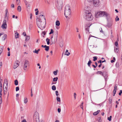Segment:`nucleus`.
Returning a JSON list of instances; mask_svg holds the SVG:
<instances>
[{"mask_svg": "<svg viewBox=\"0 0 122 122\" xmlns=\"http://www.w3.org/2000/svg\"><path fill=\"white\" fill-rule=\"evenodd\" d=\"M36 23L38 27L41 29H44L46 24L45 16L43 15H40L39 18L36 19Z\"/></svg>", "mask_w": 122, "mask_h": 122, "instance_id": "f257e3e1", "label": "nucleus"}, {"mask_svg": "<svg viewBox=\"0 0 122 122\" xmlns=\"http://www.w3.org/2000/svg\"><path fill=\"white\" fill-rule=\"evenodd\" d=\"M95 16L97 18L104 16L106 17L107 20H108V18L110 17L109 14L105 11H100L98 12L95 15Z\"/></svg>", "mask_w": 122, "mask_h": 122, "instance_id": "f03ea898", "label": "nucleus"}, {"mask_svg": "<svg viewBox=\"0 0 122 122\" xmlns=\"http://www.w3.org/2000/svg\"><path fill=\"white\" fill-rule=\"evenodd\" d=\"M84 18L86 20L88 21L92 20L93 18L91 13L88 11H86L84 15Z\"/></svg>", "mask_w": 122, "mask_h": 122, "instance_id": "7ed1b4c3", "label": "nucleus"}, {"mask_svg": "<svg viewBox=\"0 0 122 122\" xmlns=\"http://www.w3.org/2000/svg\"><path fill=\"white\" fill-rule=\"evenodd\" d=\"M71 13V10L70 6L68 5H67L65 7L64 10V14L66 17L67 18H69L70 17Z\"/></svg>", "mask_w": 122, "mask_h": 122, "instance_id": "20e7f679", "label": "nucleus"}, {"mask_svg": "<svg viewBox=\"0 0 122 122\" xmlns=\"http://www.w3.org/2000/svg\"><path fill=\"white\" fill-rule=\"evenodd\" d=\"M62 0H57L56 3V5L57 8L59 10H61L63 5Z\"/></svg>", "mask_w": 122, "mask_h": 122, "instance_id": "39448f33", "label": "nucleus"}, {"mask_svg": "<svg viewBox=\"0 0 122 122\" xmlns=\"http://www.w3.org/2000/svg\"><path fill=\"white\" fill-rule=\"evenodd\" d=\"M89 2L93 1V4L95 7H98L100 5L99 0H87Z\"/></svg>", "mask_w": 122, "mask_h": 122, "instance_id": "423d86ee", "label": "nucleus"}, {"mask_svg": "<svg viewBox=\"0 0 122 122\" xmlns=\"http://www.w3.org/2000/svg\"><path fill=\"white\" fill-rule=\"evenodd\" d=\"M29 62L27 60H25L23 66V69L24 70H26L27 69V66L29 65Z\"/></svg>", "mask_w": 122, "mask_h": 122, "instance_id": "0eeeda50", "label": "nucleus"}, {"mask_svg": "<svg viewBox=\"0 0 122 122\" xmlns=\"http://www.w3.org/2000/svg\"><path fill=\"white\" fill-rule=\"evenodd\" d=\"M107 20L108 21L107 23V27L109 28L112 26L113 23V21L111 19H110L109 20Z\"/></svg>", "mask_w": 122, "mask_h": 122, "instance_id": "6e6552de", "label": "nucleus"}, {"mask_svg": "<svg viewBox=\"0 0 122 122\" xmlns=\"http://www.w3.org/2000/svg\"><path fill=\"white\" fill-rule=\"evenodd\" d=\"M92 25V24H86L85 26V30L88 31H89V27Z\"/></svg>", "mask_w": 122, "mask_h": 122, "instance_id": "1a4fd4ad", "label": "nucleus"}, {"mask_svg": "<svg viewBox=\"0 0 122 122\" xmlns=\"http://www.w3.org/2000/svg\"><path fill=\"white\" fill-rule=\"evenodd\" d=\"M7 24H6V20H5L3 21V23L2 25L1 26V27L4 29H6V28Z\"/></svg>", "mask_w": 122, "mask_h": 122, "instance_id": "9d476101", "label": "nucleus"}, {"mask_svg": "<svg viewBox=\"0 0 122 122\" xmlns=\"http://www.w3.org/2000/svg\"><path fill=\"white\" fill-rule=\"evenodd\" d=\"M106 73V71H103V72H102L101 71H98L96 73L97 74H100L102 75V76H103L104 77H105L106 76L104 75V74L105 73Z\"/></svg>", "mask_w": 122, "mask_h": 122, "instance_id": "9b49d317", "label": "nucleus"}, {"mask_svg": "<svg viewBox=\"0 0 122 122\" xmlns=\"http://www.w3.org/2000/svg\"><path fill=\"white\" fill-rule=\"evenodd\" d=\"M5 84H6V86L5 87V88H6H6H8V81L6 79H5L4 80V83L3 85V87H4V86H5Z\"/></svg>", "mask_w": 122, "mask_h": 122, "instance_id": "f8f14e48", "label": "nucleus"}, {"mask_svg": "<svg viewBox=\"0 0 122 122\" xmlns=\"http://www.w3.org/2000/svg\"><path fill=\"white\" fill-rule=\"evenodd\" d=\"M19 65L18 63V62L17 61L14 64V66L13 68L14 69H15Z\"/></svg>", "mask_w": 122, "mask_h": 122, "instance_id": "ddd939ff", "label": "nucleus"}, {"mask_svg": "<svg viewBox=\"0 0 122 122\" xmlns=\"http://www.w3.org/2000/svg\"><path fill=\"white\" fill-rule=\"evenodd\" d=\"M117 84H115V85L114 89L113 91V93H116L117 88Z\"/></svg>", "mask_w": 122, "mask_h": 122, "instance_id": "4468645a", "label": "nucleus"}, {"mask_svg": "<svg viewBox=\"0 0 122 122\" xmlns=\"http://www.w3.org/2000/svg\"><path fill=\"white\" fill-rule=\"evenodd\" d=\"M38 117V113L37 112H36L34 114V118L36 119L37 117Z\"/></svg>", "mask_w": 122, "mask_h": 122, "instance_id": "2eb2a0df", "label": "nucleus"}, {"mask_svg": "<svg viewBox=\"0 0 122 122\" xmlns=\"http://www.w3.org/2000/svg\"><path fill=\"white\" fill-rule=\"evenodd\" d=\"M7 36L6 34H4L2 37V40L3 41L5 40V39L7 37Z\"/></svg>", "mask_w": 122, "mask_h": 122, "instance_id": "dca6fc26", "label": "nucleus"}, {"mask_svg": "<svg viewBox=\"0 0 122 122\" xmlns=\"http://www.w3.org/2000/svg\"><path fill=\"white\" fill-rule=\"evenodd\" d=\"M30 39V36H27L26 37L25 41H28Z\"/></svg>", "mask_w": 122, "mask_h": 122, "instance_id": "f3484780", "label": "nucleus"}, {"mask_svg": "<svg viewBox=\"0 0 122 122\" xmlns=\"http://www.w3.org/2000/svg\"><path fill=\"white\" fill-rule=\"evenodd\" d=\"M4 95H6L7 92L8 90V88H5V90L4 87Z\"/></svg>", "mask_w": 122, "mask_h": 122, "instance_id": "a211bd4d", "label": "nucleus"}, {"mask_svg": "<svg viewBox=\"0 0 122 122\" xmlns=\"http://www.w3.org/2000/svg\"><path fill=\"white\" fill-rule=\"evenodd\" d=\"M58 80V78L57 77L54 78L53 80V82H56Z\"/></svg>", "mask_w": 122, "mask_h": 122, "instance_id": "6ab92c4d", "label": "nucleus"}, {"mask_svg": "<svg viewBox=\"0 0 122 122\" xmlns=\"http://www.w3.org/2000/svg\"><path fill=\"white\" fill-rule=\"evenodd\" d=\"M56 25L57 26H59L60 25V22L58 20L57 21L56 23Z\"/></svg>", "mask_w": 122, "mask_h": 122, "instance_id": "aec40b11", "label": "nucleus"}, {"mask_svg": "<svg viewBox=\"0 0 122 122\" xmlns=\"http://www.w3.org/2000/svg\"><path fill=\"white\" fill-rule=\"evenodd\" d=\"M19 34L18 33L16 32L15 34V38L16 39L18 37V35Z\"/></svg>", "mask_w": 122, "mask_h": 122, "instance_id": "412c9836", "label": "nucleus"}, {"mask_svg": "<svg viewBox=\"0 0 122 122\" xmlns=\"http://www.w3.org/2000/svg\"><path fill=\"white\" fill-rule=\"evenodd\" d=\"M117 47L116 48L115 47L114 51V52H115L117 53L118 52L119 50Z\"/></svg>", "mask_w": 122, "mask_h": 122, "instance_id": "4be33fe9", "label": "nucleus"}, {"mask_svg": "<svg viewBox=\"0 0 122 122\" xmlns=\"http://www.w3.org/2000/svg\"><path fill=\"white\" fill-rule=\"evenodd\" d=\"M46 41L47 42V45H48L49 44L50 42L49 41L50 40L48 39V38H47L46 39Z\"/></svg>", "mask_w": 122, "mask_h": 122, "instance_id": "5701e85b", "label": "nucleus"}, {"mask_svg": "<svg viewBox=\"0 0 122 122\" xmlns=\"http://www.w3.org/2000/svg\"><path fill=\"white\" fill-rule=\"evenodd\" d=\"M58 70H56V71H54L53 73L54 75H56L57 74V73L58 72Z\"/></svg>", "mask_w": 122, "mask_h": 122, "instance_id": "b1692460", "label": "nucleus"}, {"mask_svg": "<svg viewBox=\"0 0 122 122\" xmlns=\"http://www.w3.org/2000/svg\"><path fill=\"white\" fill-rule=\"evenodd\" d=\"M18 10L20 12L21 10V6H19L17 8Z\"/></svg>", "mask_w": 122, "mask_h": 122, "instance_id": "393cba45", "label": "nucleus"}, {"mask_svg": "<svg viewBox=\"0 0 122 122\" xmlns=\"http://www.w3.org/2000/svg\"><path fill=\"white\" fill-rule=\"evenodd\" d=\"M92 62L90 60L87 63V65L88 66L90 67L91 64L92 63Z\"/></svg>", "mask_w": 122, "mask_h": 122, "instance_id": "a878e982", "label": "nucleus"}, {"mask_svg": "<svg viewBox=\"0 0 122 122\" xmlns=\"http://www.w3.org/2000/svg\"><path fill=\"white\" fill-rule=\"evenodd\" d=\"M8 13V10L7 9H6L5 10V16L6 17H7V13Z\"/></svg>", "mask_w": 122, "mask_h": 122, "instance_id": "bb28decb", "label": "nucleus"}, {"mask_svg": "<svg viewBox=\"0 0 122 122\" xmlns=\"http://www.w3.org/2000/svg\"><path fill=\"white\" fill-rule=\"evenodd\" d=\"M52 89L54 91L56 90V87L55 86L53 85L52 86Z\"/></svg>", "mask_w": 122, "mask_h": 122, "instance_id": "cd10ccee", "label": "nucleus"}, {"mask_svg": "<svg viewBox=\"0 0 122 122\" xmlns=\"http://www.w3.org/2000/svg\"><path fill=\"white\" fill-rule=\"evenodd\" d=\"M27 101H28L27 98L26 97H25L24 99V103H26L27 102Z\"/></svg>", "mask_w": 122, "mask_h": 122, "instance_id": "c85d7f7f", "label": "nucleus"}, {"mask_svg": "<svg viewBox=\"0 0 122 122\" xmlns=\"http://www.w3.org/2000/svg\"><path fill=\"white\" fill-rule=\"evenodd\" d=\"M106 61L105 60H104L103 61H102L101 60H100L99 61H98V63H100L101 64L102 62L103 63V62H105Z\"/></svg>", "mask_w": 122, "mask_h": 122, "instance_id": "c756f323", "label": "nucleus"}, {"mask_svg": "<svg viewBox=\"0 0 122 122\" xmlns=\"http://www.w3.org/2000/svg\"><path fill=\"white\" fill-rule=\"evenodd\" d=\"M56 100L57 101L60 102L61 101V100L60 98L58 97H56Z\"/></svg>", "mask_w": 122, "mask_h": 122, "instance_id": "7c9ffc66", "label": "nucleus"}, {"mask_svg": "<svg viewBox=\"0 0 122 122\" xmlns=\"http://www.w3.org/2000/svg\"><path fill=\"white\" fill-rule=\"evenodd\" d=\"M18 82L17 80H15V85H18Z\"/></svg>", "mask_w": 122, "mask_h": 122, "instance_id": "2f4dec72", "label": "nucleus"}, {"mask_svg": "<svg viewBox=\"0 0 122 122\" xmlns=\"http://www.w3.org/2000/svg\"><path fill=\"white\" fill-rule=\"evenodd\" d=\"M93 61H95L97 60V56H94L93 57Z\"/></svg>", "mask_w": 122, "mask_h": 122, "instance_id": "473e14b6", "label": "nucleus"}, {"mask_svg": "<svg viewBox=\"0 0 122 122\" xmlns=\"http://www.w3.org/2000/svg\"><path fill=\"white\" fill-rule=\"evenodd\" d=\"M49 49V46H47L45 49V50L46 51H48Z\"/></svg>", "mask_w": 122, "mask_h": 122, "instance_id": "72a5a7b5", "label": "nucleus"}, {"mask_svg": "<svg viewBox=\"0 0 122 122\" xmlns=\"http://www.w3.org/2000/svg\"><path fill=\"white\" fill-rule=\"evenodd\" d=\"M118 42L117 41H116L115 42V46L117 47H118Z\"/></svg>", "mask_w": 122, "mask_h": 122, "instance_id": "f704fd0d", "label": "nucleus"}, {"mask_svg": "<svg viewBox=\"0 0 122 122\" xmlns=\"http://www.w3.org/2000/svg\"><path fill=\"white\" fill-rule=\"evenodd\" d=\"M112 116H110L109 117H108L107 118V119L109 121H111V118H112Z\"/></svg>", "mask_w": 122, "mask_h": 122, "instance_id": "c9c22d12", "label": "nucleus"}, {"mask_svg": "<svg viewBox=\"0 0 122 122\" xmlns=\"http://www.w3.org/2000/svg\"><path fill=\"white\" fill-rule=\"evenodd\" d=\"M33 52L36 53L37 54H38V52L37 50L36 49H35V51H34Z\"/></svg>", "mask_w": 122, "mask_h": 122, "instance_id": "e433bc0d", "label": "nucleus"}, {"mask_svg": "<svg viewBox=\"0 0 122 122\" xmlns=\"http://www.w3.org/2000/svg\"><path fill=\"white\" fill-rule=\"evenodd\" d=\"M83 102H82L81 104V105L80 107L81 108H82V109H83Z\"/></svg>", "mask_w": 122, "mask_h": 122, "instance_id": "4c0bfd02", "label": "nucleus"}, {"mask_svg": "<svg viewBox=\"0 0 122 122\" xmlns=\"http://www.w3.org/2000/svg\"><path fill=\"white\" fill-rule=\"evenodd\" d=\"M109 103H111L112 101V99L111 98H109Z\"/></svg>", "mask_w": 122, "mask_h": 122, "instance_id": "58836bf2", "label": "nucleus"}, {"mask_svg": "<svg viewBox=\"0 0 122 122\" xmlns=\"http://www.w3.org/2000/svg\"><path fill=\"white\" fill-rule=\"evenodd\" d=\"M53 32L54 31L52 29H51V31L49 34V35H50L51 34L53 33Z\"/></svg>", "mask_w": 122, "mask_h": 122, "instance_id": "ea45409f", "label": "nucleus"}, {"mask_svg": "<svg viewBox=\"0 0 122 122\" xmlns=\"http://www.w3.org/2000/svg\"><path fill=\"white\" fill-rule=\"evenodd\" d=\"M76 93H74V99H76Z\"/></svg>", "mask_w": 122, "mask_h": 122, "instance_id": "a19ab883", "label": "nucleus"}, {"mask_svg": "<svg viewBox=\"0 0 122 122\" xmlns=\"http://www.w3.org/2000/svg\"><path fill=\"white\" fill-rule=\"evenodd\" d=\"M2 103V100L1 96H0V104H1Z\"/></svg>", "mask_w": 122, "mask_h": 122, "instance_id": "79ce46f5", "label": "nucleus"}, {"mask_svg": "<svg viewBox=\"0 0 122 122\" xmlns=\"http://www.w3.org/2000/svg\"><path fill=\"white\" fill-rule=\"evenodd\" d=\"M19 87H17L16 88V91H17L19 90Z\"/></svg>", "mask_w": 122, "mask_h": 122, "instance_id": "37998d69", "label": "nucleus"}, {"mask_svg": "<svg viewBox=\"0 0 122 122\" xmlns=\"http://www.w3.org/2000/svg\"><path fill=\"white\" fill-rule=\"evenodd\" d=\"M70 54V53L69 52H68L67 53H65V55H66L67 56H68Z\"/></svg>", "mask_w": 122, "mask_h": 122, "instance_id": "c03bdc74", "label": "nucleus"}, {"mask_svg": "<svg viewBox=\"0 0 122 122\" xmlns=\"http://www.w3.org/2000/svg\"><path fill=\"white\" fill-rule=\"evenodd\" d=\"M55 92L56 95V96H58V95H59V94L58 93V92L57 91H56Z\"/></svg>", "mask_w": 122, "mask_h": 122, "instance_id": "a18cd8bd", "label": "nucleus"}, {"mask_svg": "<svg viewBox=\"0 0 122 122\" xmlns=\"http://www.w3.org/2000/svg\"><path fill=\"white\" fill-rule=\"evenodd\" d=\"M122 93V90H121L120 91V92L119 93V95L120 96L121 95V94Z\"/></svg>", "mask_w": 122, "mask_h": 122, "instance_id": "49530a36", "label": "nucleus"}, {"mask_svg": "<svg viewBox=\"0 0 122 122\" xmlns=\"http://www.w3.org/2000/svg\"><path fill=\"white\" fill-rule=\"evenodd\" d=\"M56 40H57V34H58V32L57 31H56Z\"/></svg>", "mask_w": 122, "mask_h": 122, "instance_id": "de8ad7c7", "label": "nucleus"}, {"mask_svg": "<svg viewBox=\"0 0 122 122\" xmlns=\"http://www.w3.org/2000/svg\"><path fill=\"white\" fill-rule=\"evenodd\" d=\"M57 110L58 112L60 113L61 111V109L60 108H58L57 109Z\"/></svg>", "mask_w": 122, "mask_h": 122, "instance_id": "09e8293b", "label": "nucleus"}, {"mask_svg": "<svg viewBox=\"0 0 122 122\" xmlns=\"http://www.w3.org/2000/svg\"><path fill=\"white\" fill-rule=\"evenodd\" d=\"M107 72L106 71V73H105V74H104V75L105 76H106L105 77H104L105 78L106 77H107Z\"/></svg>", "mask_w": 122, "mask_h": 122, "instance_id": "8fccbe9b", "label": "nucleus"}, {"mask_svg": "<svg viewBox=\"0 0 122 122\" xmlns=\"http://www.w3.org/2000/svg\"><path fill=\"white\" fill-rule=\"evenodd\" d=\"M30 19H32V15L31 14H30Z\"/></svg>", "mask_w": 122, "mask_h": 122, "instance_id": "3c124183", "label": "nucleus"}, {"mask_svg": "<svg viewBox=\"0 0 122 122\" xmlns=\"http://www.w3.org/2000/svg\"><path fill=\"white\" fill-rule=\"evenodd\" d=\"M24 117L23 116H22L21 117V119L22 120H24Z\"/></svg>", "mask_w": 122, "mask_h": 122, "instance_id": "603ef678", "label": "nucleus"}, {"mask_svg": "<svg viewBox=\"0 0 122 122\" xmlns=\"http://www.w3.org/2000/svg\"><path fill=\"white\" fill-rule=\"evenodd\" d=\"M21 122H27L25 119H24Z\"/></svg>", "mask_w": 122, "mask_h": 122, "instance_id": "864d4df0", "label": "nucleus"}, {"mask_svg": "<svg viewBox=\"0 0 122 122\" xmlns=\"http://www.w3.org/2000/svg\"><path fill=\"white\" fill-rule=\"evenodd\" d=\"M22 34L24 36H26V33L25 32H24L22 33Z\"/></svg>", "mask_w": 122, "mask_h": 122, "instance_id": "5fc2aeb1", "label": "nucleus"}, {"mask_svg": "<svg viewBox=\"0 0 122 122\" xmlns=\"http://www.w3.org/2000/svg\"><path fill=\"white\" fill-rule=\"evenodd\" d=\"M93 114L94 115H96L97 114L96 112H95L93 113Z\"/></svg>", "mask_w": 122, "mask_h": 122, "instance_id": "6e6d98bb", "label": "nucleus"}, {"mask_svg": "<svg viewBox=\"0 0 122 122\" xmlns=\"http://www.w3.org/2000/svg\"><path fill=\"white\" fill-rule=\"evenodd\" d=\"M91 37H95V38H96V37H95V36H89V38H88V40H89L90 39V38Z\"/></svg>", "mask_w": 122, "mask_h": 122, "instance_id": "4d7b16f0", "label": "nucleus"}, {"mask_svg": "<svg viewBox=\"0 0 122 122\" xmlns=\"http://www.w3.org/2000/svg\"><path fill=\"white\" fill-rule=\"evenodd\" d=\"M8 56H10V51H9L8 52Z\"/></svg>", "mask_w": 122, "mask_h": 122, "instance_id": "13d9d810", "label": "nucleus"}, {"mask_svg": "<svg viewBox=\"0 0 122 122\" xmlns=\"http://www.w3.org/2000/svg\"><path fill=\"white\" fill-rule=\"evenodd\" d=\"M117 17V18H116V20L118 21L119 20V18H118Z\"/></svg>", "mask_w": 122, "mask_h": 122, "instance_id": "bf43d9fd", "label": "nucleus"}, {"mask_svg": "<svg viewBox=\"0 0 122 122\" xmlns=\"http://www.w3.org/2000/svg\"><path fill=\"white\" fill-rule=\"evenodd\" d=\"M53 82L52 81L51 84H55L56 83V82Z\"/></svg>", "mask_w": 122, "mask_h": 122, "instance_id": "052dcab7", "label": "nucleus"}, {"mask_svg": "<svg viewBox=\"0 0 122 122\" xmlns=\"http://www.w3.org/2000/svg\"><path fill=\"white\" fill-rule=\"evenodd\" d=\"M0 86L2 87V84L0 81Z\"/></svg>", "mask_w": 122, "mask_h": 122, "instance_id": "680f3d73", "label": "nucleus"}, {"mask_svg": "<svg viewBox=\"0 0 122 122\" xmlns=\"http://www.w3.org/2000/svg\"><path fill=\"white\" fill-rule=\"evenodd\" d=\"M2 91V87L0 86V91Z\"/></svg>", "mask_w": 122, "mask_h": 122, "instance_id": "e2e57ef3", "label": "nucleus"}, {"mask_svg": "<svg viewBox=\"0 0 122 122\" xmlns=\"http://www.w3.org/2000/svg\"><path fill=\"white\" fill-rule=\"evenodd\" d=\"M2 65V62H0V68L1 67Z\"/></svg>", "mask_w": 122, "mask_h": 122, "instance_id": "0e129e2a", "label": "nucleus"}, {"mask_svg": "<svg viewBox=\"0 0 122 122\" xmlns=\"http://www.w3.org/2000/svg\"><path fill=\"white\" fill-rule=\"evenodd\" d=\"M100 112V110H98V111H96V112H97V114L99 113Z\"/></svg>", "mask_w": 122, "mask_h": 122, "instance_id": "69168bd1", "label": "nucleus"}, {"mask_svg": "<svg viewBox=\"0 0 122 122\" xmlns=\"http://www.w3.org/2000/svg\"><path fill=\"white\" fill-rule=\"evenodd\" d=\"M115 61H114V60H112L111 61V62L112 63L114 62Z\"/></svg>", "mask_w": 122, "mask_h": 122, "instance_id": "338daca9", "label": "nucleus"}, {"mask_svg": "<svg viewBox=\"0 0 122 122\" xmlns=\"http://www.w3.org/2000/svg\"><path fill=\"white\" fill-rule=\"evenodd\" d=\"M38 12H39L38 11H37L36 12V15H37L38 14Z\"/></svg>", "mask_w": 122, "mask_h": 122, "instance_id": "774afa93", "label": "nucleus"}]
</instances>
